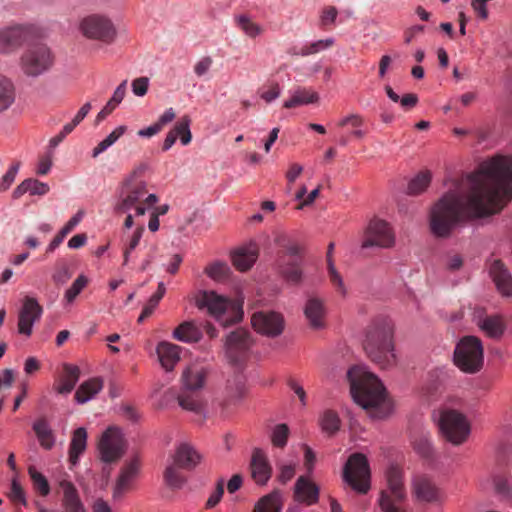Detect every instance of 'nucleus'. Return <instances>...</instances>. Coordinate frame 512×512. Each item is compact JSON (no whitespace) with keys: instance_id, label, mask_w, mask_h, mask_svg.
Returning <instances> with one entry per match:
<instances>
[{"instance_id":"1","label":"nucleus","mask_w":512,"mask_h":512,"mask_svg":"<svg viewBox=\"0 0 512 512\" xmlns=\"http://www.w3.org/2000/svg\"><path fill=\"white\" fill-rule=\"evenodd\" d=\"M511 198L512 157L498 154L452 181L431 208V232L448 238L458 227L500 212Z\"/></svg>"},{"instance_id":"2","label":"nucleus","mask_w":512,"mask_h":512,"mask_svg":"<svg viewBox=\"0 0 512 512\" xmlns=\"http://www.w3.org/2000/svg\"><path fill=\"white\" fill-rule=\"evenodd\" d=\"M347 378L353 400L371 417L381 419L389 414L386 389L376 375L363 366H353L348 370Z\"/></svg>"},{"instance_id":"3","label":"nucleus","mask_w":512,"mask_h":512,"mask_svg":"<svg viewBox=\"0 0 512 512\" xmlns=\"http://www.w3.org/2000/svg\"><path fill=\"white\" fill-rule=\"evenodd\" d=\"M148 169L149 165L141 162L123 179L119 191V201L115 206L118 213L134 210L136 216H143L158 202L157 195L148 192L147 183L144 180Z\"/></svg>"},{"instance_id":"4","label":"nucleus","mask_w":512,"mask_h":512,"mask_svg":"<svg viewBox=\"0 0 512 512\" xmlns=\"http://www.w3.org/2000/svg\"><path fill=\"white\" fill-rule=\"evenodd\" d=\"M363 348L368 358L385 369L396 362L393 343V324L391 320L380 318L367 328Z\"/></svg>"},{"instance_id":"5","label":"nucleus","mask_w":512,"mask_h":512,"mask_svg":"<svg viewBox=\"0 0 512 512\" xmlns=\"http://www.w3.org/2000/svg\"><path fill=\"white\" fill-rule=\"evenodd\" d=\"M197 306L206 308L222 326L228 327L242 320V304L238 301H230L218 295L214 291L202 292L196 300Z\"/></svg>"},{"instance_id":"6","label":"nucleus","mask_w":512,"mask_h":512,"mask_svg":"<svg viewBox=\"0 0 512 512\" xmlns=\"http://www.w3.org/2000/svg\"><path fill=\"white\" fill-rule=\"evenodd\" d=\"M276 243L281 248L278 252V267L281 275L290 284H299L303 276L302 248L284 235L277 237Z\"/></svg>"},{"instance_id":"7","label":"nucleus","mask_w":512,"mask_h":512,"mask_svg":"<svg viewBox=\"0 0 512 512\" xmlns=\"http://www.w3.org/2000/svg\"><path fill=\"white\" fill-rule=\"evenodd\" d=\"M454 362L464 372L475 373L479 371L483 365L481 340L475 336L463 337L455 348Z\"/></svg>"},{"instance_id":"8","label":"nucleus","mask_w":512,"mask_h":512,"mask_svg":"<svg viewBox=\"0 0 512 512\" xmlns=\"http://www.w3.org/2000/svg\"><path fill=\"white\" fill-rule=\"evenodd\" d=\"M79 30L85 38L105 45L112 44L117 37L113 21L103 14H90L82 18Z\"/></svg>"},{"instance_id":"9","label":"nucleus","mask_w":512,"mask_h":512,"mask_svg":"<svg viewBox=\"0 0 512 512\" xmlns=\"http://www.w3.org/2000/svg\"><path fill=\"white\" fill-rule=\"evenodd\" d=\"M54 56L45 44L28 47L20 57V68L28 77H38L53 66Z\"/></svg>"},{"instance_id":"10","label":"nucleus","mask_w":512,"mask_h":512,"mask_svg":"<svg viewBox=\"0 0 512 512\" xmlns=\"http://www.w3.org/2000/svg\"><path fill=\"white\" fill-rule=\"evenodd\" d=\"M388 488L381 492L379 504L383 512H405L403 503L406 492L403 486L402 474L398 468L391 467L387 472Z\"/></svg>"},{"instance_id":"11","label":"nucleus","mask_w":512,"mask_h":512,"mask_svg":"<svg viewBox=\"0 0 512 512\" xmlns=\"http://www.w3.org/2000/svg\"><path fill=\"white\" fill-rule=\"evenodd\" d=\"M343 479L355 491L365 494L370 489V468L367 458L361 453L352 454L344 468Z\"/></svg>"},{"instance_id":"12","label":"nucleus","mask_w":512,"mask_h":512,"mask_svg":"<svg viewBox=\"0 0 512 512\" xmlns=\"http://www.w3.org/2000/svg\"><path fill=\"white\" fill-rule=\"evenodd\" d=\"M440 429L448 441L459 445L467 440L471 427L464 414L457 410H446L440 417Z\"/></svg>"},{"instance_id":"13","label":"nucleus","mask_w":512,"mask_h":512,"mask_svg":"<svg viewBox=\"0 0 512 512\" xmlns=\"http://www.w3.org/2000/svg\"><path fill=\"white\" fill-rule=\"evenodd\" d=\"M394 243L395 235L387 222L381 219H373L369 222L364 232L362 248H390Z\"/></svg>"},{"instance_id":"14","label":"nucleus","mask_w":512,"mask_h":512,"mask_svg":"<svg viewBox=\"0 0 512 512\" xmlns=\"http://www.w3.org/2000/svg\"><path fill=\"white\" fill-rule=\"evenodd\" d=\"M253 339L251 334L245 329H236L227 335L225 340V353L229 362L239 364L242 362L251 346Z\"/></svg>"},{"instance_id":"15","label":"nucleus","mask_w":512,"mask_h":512,"mask_svg":"<svg viewBox=\"0 0 512 512\" xmlns=\"http://www.w3.org/2000/svg\"><path fill=\"white\" fill-rule=\"evenodd\" d=\"M98 449L103 462L118 461L125 452V442L121 431L114 427L108 428L99 441Z\"/></svg>"},{"instance_id":"16","label":"nucleus","mask_w":512,"mask_h":512,"mask_svg":"<svg viewBox=\"0 0 512 512\" xmlns=\"http://www.w3.org/2000/svg\"><path fill=\"white\" fill-rule=\"evenodd\" d=\"M30 38V30L24 25H11L0 29V55L16 53Z\"/></svg>"},{"instance_id":"17","label":"nucleus","mask_w":512,"mask_h":512,"mask_svg":"<svg viewBox=\"0 0 512 512\" xmlns=\"http://www.w3.org/2000/svg\"><path fill=\"white\" fill-rule=\"evenodd\" d=\"M251 323L258 333L274 338L282 334L285 320L282 314L275 311H259L252 315Z\"/></svg>"},{"instance_id":"18","label":"nucleus","mask_w":512,"mask_h":512,"mask_svg":"<svg viewBox=\"0 0 512 512\" xmlns=\"http://www.w3.org/2000/svg\"><path fill=\"white\" fill-rule=\"evenodd\" d=\"M412 495L416 501L424 504H439L443 501L442 491L426 475H419L413 479Z\"/></svg>"},{"instance_id":"19","label":"nucleus","mask_w":512,"mask_h":512,"mask_svg":"<svg viewBox=\"0 0 512 512\" xmlns=\"http://www.w3.org/2000/svg\"><path fill=\"white\" fill-rule=\"evenodd\" d=\"M42 307L33 297L26 296L18 317V331L21 334L30 336L34 323L40 319Z\"/></svg>"},{"instance_id":"20","label":"nucleus","mask_w":512,"mask_h":512,"mask_svg":"<svg viewBox=\"0 0 512 512\" xmlns=\"http://www.w3.org/2000/svg\"><path fill=\"white\" fill-rule=\"evenodd\" d=\"M475 323L486 336L493 339H500L506 330L505 319L499 314L480 313L475 316Z\"/></svg>"},{"instance_id":"21","label":"nucleus","mask_w":512,"mask_h":512,"mask_svg":"<svg viewBox=\"0 0 512 512\" xmlns=\"http://www.w3.org/2000/svg\"><path fill=\"white\" fill-rule=\"evenodd\" d=\"M251 477L258 485H266L272 475V467L265 453L256 448L250 462Z\"/></svg>"},{"instance_id":"22","label":"nucleus","mask_w":512,"mask_h":512,"mask_svg":"<svg viewBox=\"0 0 512 512\" xmlns=\"http://www.w3.org/2000/svg\"><path fill=\"white\" fill-rule=\"evenodd\" d=\"M209 370L201 364H192L182 373V383L184 388L200 391L206 382Z\"/></svg>"},{"instance_id":"23","label":"nucleus","mask_w":512,"mask_h":512,"mask_svg":"<svg viewBox=\"0 0 512 512\" xmlns=\"http://www.w3.org/2000/svg\"><path fill=\"white\" fill-rule=\"evenodd\" d=\"M294 499L300 503L312 505L319 500V487L304 476H300L294 485Z\"/></svg>"},{"instance_id":"24","label":"nucleus","mask_w":512,"mask_h":512,"mask_svg":"<svg viewBox=\"0 0 512 512\" xmlns=\"http://www.w3.org/2000/svg\"><path fill=\"white\" fill-rule=\"evenodd\" d=\"M200 460V454L187 442L180 443L173 456L175 465L185 470L194 469L199 464Z\"/></svg>"},{"instance_id":"25","label":"nucleus","mask_w":512,"mask_h":512,"mask_svg":"<svg viewBox=\"0 0 512 512\" xmlns=\"http://www.w3.org/2000/svg\"><path fill=\"white\" fill-rule=\"evenodd\" d=\"M490 274L498 291L504 296L512 295V275L501 260H494Z\"/></svg>"},{"instance_id":"26","label":"nucleus","mask_w":512,"mask_h":512,"mask_svg":"<svg viewBox=\"0 0 512 512\" xmlns=\"http://www.w3.org/2000/svg\"><path fill=\"white\" fill-rule=\"evenodd\" d=\"M179 406L187 411L202 415L205 412L206 403L200 391L182 387L177 396Z\"/></svg>"},{"instance_id":"27","label":"nucleus","mask_w":512,"mask_h":512,"mask_svg":"<svg viewBox=\"0 0 512 512\" xmlns=\"http://www.w3.org/2000/svg\"><path fill=\"white\" fill-rule=\"evenodd\" d=\"M257 257L258 246L255 243L240 247L231 254L232 263L239 271L249 270L256 262Z\"/></svg>"},{"instance_id":"28","label":"nucleus","mask_w":512,"mask_h":512,"mask_svg":"<svg viewBox=\"0 0 512 512\" xmlns=\"http://www.w3.org/2000/svg\"><path fill=\"white\" fill-rule=\"evenodd\" d=\"M138 469L139 462L137 459L130 461L122 468L113 490L114 499H120L129 490Z\"/></svg>"},{"instance_id":"29","label":"nucleus","mask_w":512,"mask_h":512,"mask_svg":"<svg viewBox=\"0 0 512 512\" xmlns=\"http://www.w3.org/2000/svg\"><path fill=\"white\" fill-rule=\"evenodd\" d=\"M80 378V369L76 365L64 364L62 375L55 381L54 390L59 394H69Z\"/></svg>"},{"instance_id":"30","label":"nucleus","mask_w":512,"mask_h":512,"mask_svg":"<svg viewBox=\"0 0 512 512\" xmlns=\"http://www.w3.org/2000/svg\"><path fill=\"white\" fill-rule=\"evenodd\" d=\"M325 307L321 299L309 297L304 307V315L310 326L314 329H320L324 326Z\"/></svg>"},{"instance_id":"31","label":"nucleus","mask_w":512,"mask_h":512,"mask_svg":"<svg viewBox=\"0 0 512 512\" xmlns=\"http://www.w3.org/2000/svg\"><path fill=\"white\" fill-rule=\"evenodd\" d=\"M156 352L162 367L167 371H171L180 360L181 347L170 342L162 341L158 344Z\"/></svg>"},{"instance_id":"32","label":"nucleus","mask_w":512,"mask_h":512,"mask_svg":"<svg viewBox=\"0 0 512 512\" xmlns=\"http://www.w3.org/2000/svg\"><path fill=\"white\" fill-rule=\"evenodd\" d=\"M16 101V86L13 80L0 73V114L11 109Z\"/></svg>"},{"instance_id":"33","label":"nucleus","mask_w":512,"mask_h":512,"mask_svg":"<svg viewBox=\"0 0 512 512\" xmlns=\"http://www.w3.org/2000/svg\"><path fill=\"white\" fill-rule=\"evenodd\" d=\"M202 329L194 321H184L173 331V338L184 343H196L202 338Z\"/></svg>"},{"instance_id":"34","label":"nucleus","mask_w":512,"mask_h":512,"mask_svg":"<svg viewBox=\"0 0 512 512\" xmlns=\"http://www.w3.org/2000/svg\"><path fill=\"white\" fill-rule=\"evenodd\" d=\"M63 491V506L68 512H84V506L79 498L76 487L67 480L60 482Z\"/></svg>"},{"instance_id":"35","label":"nucleus","mask_w":512,"mask_h":512,"mask_svg":"<svg viewBox=\"0 0 512 512\" xmlns=\"http://www.w3.org/2000/svg\"><path fill=\"white\" fill-rule=\"evenodd\" d=\"M319 100L317 92L311 88L298 87L291 92V97L283 104L284 108L291 109L301 105L316 103Z\"/></svg>"},{"instance_id":"36","label":"nucleus","mask_w":512,"mask_h":512,"mask_svg":"<svg viewBox=\"0 0 512 512\" xmlns=\"http://www.w3.org/2000/svg\"><path fill=\"white\" fill-rule=\"evenodd\" d=\"M103 388V380L99 377L84 381L76 390L74 398L77 403L84 404L94 398Z\"/></svg>"},{"instance_id":"37","label":"nucleus","mask_w":512,"mask_h":512,"mask_svg":"<svg viewBox=\"0 0 512 512\" xmlns=\"http://www.w3.org/2000/svg\"><path fill=\"white\" fill-rule=\"evenodd\" d=\"M87 442V432L83 427L77 428L72 436L69 446V461L72 465H76L79 456L85 451Z\"/></svg>"},{"instance_id":"38","label":"nucleus","mask_w":512,"mask_h":512,"mask_svg":"<svg viewBox=\"0 0 512 512\" xmlns=\"http://www.w3.org/2000/svg\"><path fill=\"white\" fill-rule=\"evenodd\" d=\"M226 395L229 403L240 400L245 393L244 377L241 373L236 372L226 382Z\"/></svg>"},{"instance_id":"39","label":"nucleus","mask_w":512,"mask_h":512,"mask_svg":"<svg viewBox=\"0 0 512 512\" xmlns=\"http://www.w3.org/2000/svg\"><path fill=\"white\" fill-rule=\"evenodd\" d=\"M282 495L274 490L263 496L255 505L253 512H280L282 509Z\"/></svg>"},{"instance_id":"40","label":"nucleus","mask_w":512,"mask_h":512,"mask_svg":"<svg viewBox=\"0 0 512 512\" xmlns=\"http://www.w3.org/2000/svg\"><path fill=\"white\" fill-rule=\"evenodd\" d=\"M413 449L422 458L432 460L434 457V450L432 446L431 434L428 432H421L414 436L412 440Z\"/></svg>"},{"instance_id":"41","label":"nucleus","mask_w":512,"mask_h":512,"mask_svg":"<svg viewBox=\"0 0 512 512\" xmlns=\"http://www.w3.org/2000/svg\"><path fill=\"white\" fill-rule=\"evenodd\" d=\"M333 44L334 40L332 38L322 39L309 44H305L301 47H293L289 50V53L294 56L306 57L326 50L332 47Z\"/></svg>"},{"instance_id":"42","label":"nucleus","mask_w":512,"mask_h":512,"mask_svg":"<svg viewBox=\"0 0 512 512\" xmlns=\"http://www.w3.org/2000/svg\"><path fill=\"white\" fill-rule=\"evenodd\" d=\"M145 231L143 224L137 226L133 233L127 237L123 246V265L127 266L132 260V253L135 248L139 245L140 240Z\"/></svg>"},{"instance_id":"43","label":"nucleus","mask_w":512,"mask_h":512,"mask_svg":"<svg viewBox=\"0 0 512 512\" xmlns=\"http://www.w3.org/2000/svg\"><path fill=\"white\" fill-rule=\"evenodd\" d=\"M33 430L45 449H51L54 445V437L45 419H39L33 424Z\"/></svg>"},{"instance_id":"44","label":"nucleus","mask_w":512,"mask_h":512,"mask_svg":"<svg viewBox=\"0 0 512 512\" xmlns=\"http://www.w3.org/2000/svg\"><path fill=\"white\" fill-rule=\"evenodd\" d=\"M235 22L237 27L243 31L247 36L251 38H255L261 35L264 31L263 27L256 22H254L247 15H239L235 17Z\"/></svg>"},{"instance_id":"45","label":"nucleus","mask_w":512,"mask_h":512,"mask_svg":"<svg viewBox=\"0 0 512 512\" xmlns=\"http://www.w3.org/2000/svg\"><path fill=\"white\" fill-rule=\"evenodd\" d=\"M340 418L333 410H326L320 418V425L325 433L330 435L336 433L340 428Z\"/></svg>"},{"instance_id":"46","label":"nucleus","mask_w":512,"mask_h":512,"mask_svg":"<svg viewBox=\"0 0 512 512\" xmlns=\"http://www.w3.org/2000/svg\"><path fill=\"white\" fill-rule=\"evenodd\" d=\"M431 181V174L428 171L418 173L408 184V194L418 195L426 190Z\"/></svg>"},{"instance_id":"47","label":"nucleus","mask_w":512,"mask_h":512,"mask_svg":"<svg viewBox=\"0 0 512 512\" xmlns=\"http://www.w3.org/2000/svg\"><path fill=\"white\" fill-rule=\"evenodd\" d=\"M205 273L213 280L223 281L228 278L230 268L227 263L216 261L205 268Z\"/></svg>"},{"instance_id":"48","label":"nucleus","mask_w":512,"mask_h":512,"mask_svg":"<svg viewBox=\"0 0 512 512\" xmlns=\"http://www.w3.org/2000/svg\"><path fill=\"white\" fill-rule=\"evenodd\" d=\"M29 476L32 480L34 488L42 495L47 496L50 492V486L46 477L36 470L35 467H29Z\"/></svg>"},{"instance_id":"49","label":"nucleus","mask_w":512,"mask_h":512,"mask_svg":"<svg viewBox=\"0 0 512 512\" xmlns=\"http://www.w3.org/2000/svg\"><path fill=\"white\" fill-rule=\"evenodd\" d=\"M179 467L173 464L168 466L164 472V479L170 487L180 488L185 482V478L182 473L179 471Z\"/></svg>"},{"instance_id":"50","label":"nucleus","mask_w":512,"mask_h":512,"mask_svg":"<svg viewBox=\"0 0 512 512\" xmlns=\"http://www.w3.org/2000/svg\"><path fill=\"white\" fill-rule=\"evenodd\" d=\"M72 276L68 264L65 260H58L55 264V270L52 279L56 285L65 284Z\"/></svg>"},{"instance_id":"51","label":"nucleus","mask_w":512,"mask_h":512,"mask_svg":"<svg viewBox=\"0 0 512 512\" xmlns=\"http://www.w3.org/2000/svg\"><path fill=\"white\" fill-rule=\"evenodd\" d=\"M190 123L191 119L189 116L185 115L175 124L177 138L180 137V141L183 145H188L192 140Z\"/></svg>"},{"instance_id":"52","label":"nucleus","mask_w":512,"mask_h":512,"mask_svg":"<svg viewBox=\"0 0 512 512\" xmlns=\"http://www.w3.org/2000/svg\"><path fill=\"white\" fill-rule=\"evenodd\" d=\"M327 270L328 278L331 285L334 287V289L339 295L345 297L347 294V289L341 274L337 271L335 265H330V267H328Z\"/></svg>"},{"instance_id":"53","label":"nucleus","mask_w":512,"mask_h":512,"mask_svg":"<svg viewBox=\"0 0 512 512\" xmlns=\"http://www.w3.org/2000/svg\"><path fill=\"white\" fill-rule=\"evenodd\" d=\"M88 284V279L84 275H80L72 283L71 287L65 292L64 298L68 303H72L75 298L81 293V291Z\"/></svg>"},{"instance_id":"54","label":"nucleus","mask_w":512,"mask_h":512,"mask_svg":"<svg viewBox=\"0 0 512 512\" xmlns=\"http://www.w3.org/2000/svg\"><path fill=\"white\" fill-rule=\"evenodd\" d=\"M289 428L286 424H278L272 432L271 441L275 447L283 448L287 444Z\"/></svg>"},{"instance_id":"55","label":"nucleus","mask_w":512,"mask_h":512,"mask_svg":"<svg viewBox=\"0 0 512 512\" xmlns=\"http://www.w3.org/2000/svg\"><path fill=\"white\" fill-rule=\"evenodd\" d=\"M338 11L334 6H327L322 9L320 14V26L323 28H329L334 25L337 18Z\"/></svg>"},{"instance_id":"56","label":"nucleus","mask_w":512,"mask_h":512,"mask_svg":"<svg viewBox=\"0 0 512 512\" xmlns=\"http://www.w3.org/2000/svg\"><path fill=\"white\" fill-rule=\"evenodd\" d=\"M27 190L31 195L43 196L49 192V186L37 179L29 178L25 180Z\"/></svg>"},{"instance_id":"57","label":"nucleus","mask_w":512,"mask_h":512,"mask_svg":"<svg viewBox=\"0 0 512 512\" xmlns=\"http://www.w3.org/2000/svg\"><path fill=\"white\" fill-rule=\"evenodd\" d=\"M20 168V162H15L11 167L8 169V171L3 175V177L0 180V190L6 191L10 188L12 183L15 180V177L19 171Z\"/></svg>"},{"instance_id":"58","label":"nucleus","mask_w":512,"mask_h":512,"mask_svg":"<svg viewBox=\"0 0 512 512\" xmlns=\"http://www.w3.org/2000/svg\"><path fill=\"white\" fill-rule=\"evenodd\" d=\"M9 497L11 501L14 502V504H22L24 506L27 505L24 490L16 479H14L11 483Z\"/></svg>"},{"instance_id":"59","label":"nucleus","mask_w":512,"mask_h":512,"mask_svg":"<svg viewBox=\"0 0 512 512\" xmlns=\"http://www.w3.org/2000/svg\"><path fill=\"white\" fill-rule=\"evenodd\" d=\"M223 494H224V479L221 478L217 481L215 489L212 491L209 498L207 499V502L205 505L206 508L211 509V508L215 507L222 499Z\"/></svg>"},{"instance_id":"60","label":"nucleus","mask_w":512,"mask_h":512,"mask_svg":"<svg viewBox=\"0 0 512 512\" xmlns=\"http://www.w3.org/2000/svg\"><path fill=\"white\" fill-rule=\"evenodd\" d=\"M132 91L136 96L142 97L146 95L149 87V79L147 77H139L132 81Z\"/></svg>"},{"instance_id":"61","label":"nucleus","mask_w":512,"mask_h":512,"mask_svg":"<svg viewBox=\"0 0 512 512\" xmlns=\"http://www.w3.org/2000/svg\"><path fill=\"white\" fill-rule=\"evenodd\" d=\"M212 64H213L212 58L209 56H205L195 63L194 73L198 77H202L208 73Z\"/></svg>"},{"instance_id":"62","label":"nucleus","mask_w":512,"mask_h":512,"mask_svg":"<svg viewBox=\"0 0 512 512\" xmlns=\"http://www.w3.org/2000/svg\"><path fill=\"white\" fill-rule=\"evenodd\" d=\"M494 487L495 491L503 496L508 497L510 495V486L508 483V479L505 476H495L494 477Z\"/></svg>"},{"instance_id":"63","label":"nucleus","mask_w":512,"mask_h":512,"mask_svg":"<svg viewBox=\"0 0 512 512\" xmlns=\"http://www.w3.org/2000/svg\"><path fill=\"white\" fill-rule=\"evenodd\" d=\"M84 212L82 210L78 211L60 230L62 234L67 236L82 220Z\"/></svg>"},{"instance_id":"64","label":"nucleus","mask_w":512,"mask_h":512,"mask_svg":"<svg viewBox=\"0 0 512 512\" xmlns=\"http://www.w3.org/2000/svg\"><path fill=\"white\" fill-rule=\"evenodd\" d=\"M295 475V466L294 465H281L280 473L278 475V479L281 483L285 484L289 480H291Z\"/></svg>"}]
</instances>
